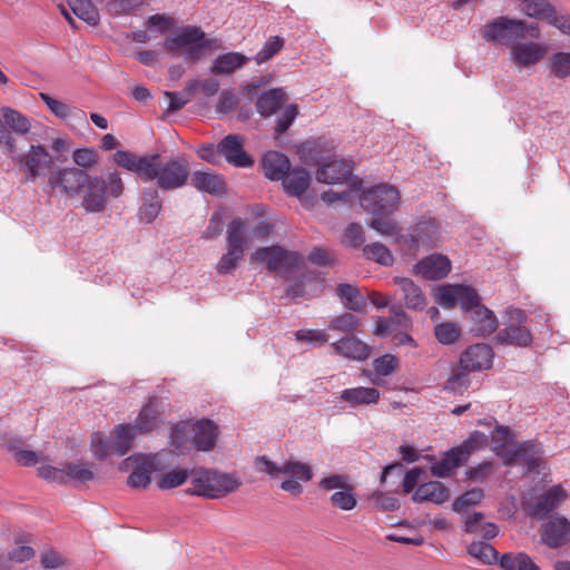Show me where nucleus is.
Wrapping results in <instances>:
<instances>
[{
	"instance_id": "obj_62",
	"label": "nucleus",
	"mask_w": 570,
	"mask_h": 570,
	"mask_svg": "<svg viewBox=\"0 0 570 570\" xmlns=\"http://www.w3.org/2000/svg\"><path fill=\"white\" fill-rule=\"evenodd\" d=\"M238 102V97L233 90H223L216 105V111L223 115L229 114L236 109Z\"/></svg>"
},
{
	"instance_id": "obj_63",
	"label": "nucleus",
	"mask_w": 570,
	"mask_h": 570,
	"mask_svg": "<svg viewBox=\"0 0 570 570\" xmlns=\"http://www.w3.org/2000/svg\"><path fill=\"white\" fill-rule=\"evenodd\" d=\"M399 366V360L392 354H385L373 362L374 371L382 376L392 374Z\"/></svg>"
},
{
	"instance_id": "obj_64",
	"label": "nucleus",
	"mask_w": 570,
	"mask_h": 570,
	"mask_svg": "<svg viewBox=\"0 0 570 570\" xmlns=\"http://www.w3.org/2000/svg\"><path fill=\"white\" fill-rule=\"evenodd\" d=\"M97 157V153L91 148H79L72 153L73 163L83 169L95 166Z\"/></svg>"
},
{
	"instance_id": "obj_43",
	"label": "nucleus",
	"mask_w": 570,
	"mask_h": 570,
	"mask_svg": "<svg viewBox=\"0 0 570 570\" xmlns=\"http://www.w3.org/2000/svg\"><path fill=\"white\" fill-rule=\"evenodd\" d=\"M63 472L66 473V483L68 481L85 483L95 478L91 463L69 462L63 465Z\"/></svg>"
},
{
	"instance_id": "obj_37",
	"label": "nucleus",
	"mask_w": 570,
	"mask_h": 570,
	"mask_svg": "<svg viewBox=\"0 0 570 570\" xmlns=\"http://www.w3.org/2000/svg\"><path fill=\"white\" fill-rule=\"evenodd\" d=\"M502 570H540L531 557L524 552H507L500 556Z\"/></svg>"
},
{
	"instance_id": "obj_60",
	"label": "nucleus",
	"mask_w": 570,
	"mask_h": 570,
	"mask_svg": "<svg viewBox=\"0 0 570 570\" xmlns=\"http://www.w3.org/2000/svg\"><path fill=\"white\" fill-rule=\"evenodd\" d=\"M298 115V107L295 104L287 105L276 120L275 131L284 134L294 122Z\"/></svg>"
},
{
	"instance_id": "obj_50",
	"label": "nucleus",
	"mask_w": 570,
	"mask_h": 570,
	"mask_svg": "<svg viewBox=\"0 0 570 570\" xmlns=\"http://www.w3.org/2000/svg\"><path fill=\"white\" fill-rule=\"evenodd\" d=\"M330 501L333 507L341 509L343 511H351L357 504L356 497L348 484L341 489L340 491L334 492L330 497Z\"/></svg>"
},
{
	"instance_id": "obj_19",
	"label": "nucleus",
	"mask_w": 570,
	"mask_h": 570,
	"mask_svg": "<svg viewBox=\"0 0 570 570\" xmlns=\"http://www.w3.org/2000/svg\"><path fill=\"white\" fill-rule=\"evenodd\" d=\"M218 154L235 167H250L254 160L244 150L243 139L238 135L226 136L217 146Z\"/></svg>"
},
{
	"instance_id": "obj_46",
	"label": "nucleus",
	"mask_w": 570,
	"mask_h": 570,
	"mask_svg": "<svg viewBox=\"0 0 570 570\" xmlns=\"http://www.w3.org/2000/svg\"><path fill=\"white\" fill-rule=\"evenodd\" d=\"M468 553L484 564L499 563L500 559L498 551L491 544L482 541L472 542L468 547Z\"/></svg>"
},
{
	"instance_id": "obj_20",
	"label": "nucleus",
	"mask_w": 570,
	"mask_h": 570,
	"mask_svg": "<svg viewBox=\"0 0 570 570\" xmlns=\"http://www.w3.org/2000/svg\"><path fill=\"white\" fill-rule=\"evenodd\" d=\"M353 166L344 159H334L318 167L316 179L323 184H341L350 179Z\"/></svg>"
},
{
	"instance_id": "obj_52",
	"label": "nucleus",
	"mask_w": 570,
	"mask_h": 570,
	"mask_svg": "<svg viewBox=\"0 0 570 570\" xmlns=\"http://www.w3.org/2000/svg\"><path fill=\"white\" fill-rule=\"evenodd\" d=\"M511 440L512 432L508 426L499 425L492 433L491 441L493 443V451L504 460L509 455L505 450Z\"/></svg>"
},
{
	"instance_id": "obj_7",
	"label": "nucleus",
	"mask_w": 570,
	"mask_h": 570,
	"mask_svg": "<svg viewBox=\"0 0 570 570\" xmlns=\"http://www.w3.org/2000/svg\"><path fill=\"white\" fill-rule=\"evenodd\" d=\"M360 204L372 215H390L399 207L400 193L393 186L377 185L362 193Z\"/></svg>"
},
{
	"instance_id": "obj_51",
	"label": "nucleus",
	"mask_w": 570,
	"mask_h": 570,
	"mask_svg": "<svg viewBox=\"0 0 570 570\" xmlns=\"http://www.w3.org/2000/svg\"><path fill=\"white\" fill-rule=\"evenodd\" d=\"M188 478H191V472L186 469L171 470L163 474L157 485L163 490L174 489L184 484Z\"/></svg>"
},
{
	"instance_id": "obj_34",
	"label": "nucleus",
	"mask_w": 570,
	"mask_h": 570,
	"mask_svg": "<svg viewBox=\"0 0 570 570\" xmlns=\"http://www.w3.org/2000/svg\"><path fill=\"white\" fill-rule=\"evenodd\" d=\"M281 180L285 191L291 196H301L311 184L309 174L304 168L288 170Z\"/></svg>"
},
{
	"instance_id": "obj_26",
	"label": "nucleus",
	"mask_w": 570,
	"mask_h": 570,
	"mask_svg": "<svg viewBox=\"0 0 570 570\" xmlns=\"http://www.w3.org/2000/svg\"><path fill=\"white\" fill-rule=\"evenodd\" d=\"M288 97L284 89L274 88L264 91L256 101V109L263 117H271L287 101Z\"/></svg>"
},
{
	"instance_id": "obj_57",
	"label": "nucleus",
	"mask_w": 570,
	"mask_h": 570,
	"mask_svg": "<svg viewBox=\"0 0 570 570\" xmlns=\"http://www.w3.org/2000/svg\"><path fill=\"white\" fill-rule=\"evenodd\" d=\"M91 451L96 459L104 460L110 454H115L112 442L108 441L102 433H94L91 436Z\"/></svg>"
},
{
	"instance_id": "obj_9",
	"label": "nucleus",
	"mask_w": 570,
	"mask_h": 570,
	"mask_svg": "<svg viewBox=\"0 0 570 570\" xmlns=\"http://www.w3.org/2000/svg\"><path fill=\"white\" fill-rule=\"evenodd\" d=\"M510 323L498 332L495 341L499 344L515 345L527 347L532 343V334L529 328L524 326L528 321V315L520 308L510 307L508 309Z\"/></svg>"
},
{
	"instance_id": "obj_10",
	"label": "nucleus",
	"mask_w": 570,
	"mask_h": 570,
	"mask_svg": "<svg viewBox=\"0 0 570 570\" xmlns=\"http://www.w3.org/2000/svg\"><path fill=\"white\" fill-rule=\"evenodd\" d=\"M23 173L26 181H35L42 176L52 164V157L42 145H31L29 150L12 157Z\"/></svg>"
},
{
	"instance_id": "obj_39",
	"label": "nucleus",
	"mask_w": 570,
	"mask_h": 570,
	"mask_svg": "<svg viewBox=\"0 0 570 570\" xmlns=\"http://www.w3.org/2000/svg\"><path fill=\"white\" fill-rule=\"evenodd\" d=\"M522 11L530 18L546 20L549 24L557 14L556 8L547 0H529Z\"/></svg>"
},
{
	"instance_id": "obj_36",
	"label": "nucleus",
	"mask_w": 570,
	"mask_h": 570,
	"mask_svg": "<svg viewBox=\"0 0 570 570\" xmlns=\"http://www.w3.org/2000/svg\"><path fill=\"white\" fill-rule=\"evenodd\" d=\"M137 432L130 424H119L111 432L112 450L116 455H125L132 445Z\"/></svg>"
},
{
	"instance_id": "obj_24",
	"label": "nucleus",
	"mask_w": 570,
	"mask_h": 570,
	"mask_svg": "<svg viewBox=\"0 0 570 570\" xmlns=\"http://www.w3.org/2000/svg\"><path fill=\"white\" fill-rule=\"evenodd\" d=\"M264 175L271 180H281L291 168L287 156L279 151H267L262 158Z\"/></svg>"
},
{
	"instance_id": "obj_27",
	"label": "nucleus",
	"mask_w": 570,
	"mask_h": 570,
	"mask_svg": "<svg viewBox=\"0 0 570 570\" xmlns=\"http://www.w3.org/2000/svg\"><path fill=\"white\" fill-rule=\"evenodd\" d=\"M449 497V489L444 484L439 481H430L419 485L412 499L415 502L429 501L435 504H442L448 501Z\"/></svg>"
},
{
	"instance_id": "obj_31",
	"label": "nucleus",
	"mask_w": 570,
	"mask_h": 570,
	"mask_svg": "<svg viewBox=\"0 0 570 570\" xmlns=\"http://www.w3.org/2000/svg\"><path fill=\"white\" fill-rule=\"evenodd\" d=\"M163 208L159 193L156 188H147L142 191L141 205L139 207L138 216L140 222L150 224L159 215Z\"/></svg>"
},
{
	"instance_id": "obj_38",
	"label": "nucleus",
	"mask_w": 570,
	"mask_h": 570,
	"mask_svg": "<svg viewBox=\"0 0 570 570\" xmlns=\"http://www.w3.org/2000/svg\"><path fill=\"white\" fill-rule=\"evenodd\" d=\"M463 463V460H461L458 452L452 448L444 453L441 460L432 464L431 473L436 478H446Z\"/></svg>"
},
{
	"instance_id": "obj_59",
	"label": "nucleus",
	"mask_w": 570,
	"mask_h": 570,
	"mask_svg": "<svg viewBox=\"0 0 570 570\" xmlns=\"http://www.w3.org/2000/svg\"><path fill=\"white\" fill-rule=\"evenodd\" d=\"M187 90L193 95L200 90L206 97H213L219 90V82L214 78H207L202 81L191 79L187 82Z\"/></svg>"
},
{
	"instance_id": "obj_40",
	"label": "nucleus",
	"mask_w": 570,
	"mask_h": 570,
	"mask_svg": "<svg viewBox=\"0 0 570 570\" xmlns=\"http://www.w3.org/2000/svg\"><path fill=\"white\" fill-rule=\"evenodd\" d=\"M487 444L488 436L483 432L473 431L459 446H455L454 450L465 463L472 453L484 449Z\"/></svg>"
},
{
	"instance_id": "obj_1",
	"label": "nucleus",
	"mask_w": 570,
	"mask_h": 570,
	"mask_svg": "<svg viewBox=\"0 0 570 570\" xmlns=\"http://www.w3.org/2000/svg\"><path fill=\"white\" fill-rule=\"evenodd\" d=\"M124 181L118 171H109L105 175H88L80 194L81 207L88 214H97L106 210L109 197L119 198L124 194Z\"/></svg>"
},
{
	"instance_id": "obj_22",
	"label": "nucleus",
	"mask_w": 570,
	"mask_h": 570,
	"mask_svg": "<svg viewBox=\"0 0 570 570\" xmlns=\"http://www.w3.org/2000/svg\"><path fill=\"white\" fill-rule=\"evenodd\" d=\"M335 352L345 358L364 361L370 357L372 348L368 344L355 337L345 336L332 344Z\"/></svg>"
},
{
	"instance_id": "obj_42",
	"label": "nucleus",
	"mask_w": 570,
	"mask_h": 570,
	"mask_svg": "<svg viewBox=\"0 0 570 570\" xmlns=\"http://www.w3.org/2000/svg\"><path fill=\"white\" fill-rule=\"evenodd\" d=\"M72 12L90 26L99 23V12L91 0H68Z\"/></svg>"
},
{
	"instance_id": "obj_14",
	"label": "nucleus",
	"mask_w": 570,
	"mask_h": 570,
	"mask_svg": "<svg viewBox=\"0 0 570 570\" xmlns=\"http://www.w3.org/2000/svg\"><path fill=\"white\" fill-rule=\"evenodd\" d=\"M567 498L561 485H553L541 495L524 501L525 511L535 519H544Z\"/></svg>"
},
{
	"instance_id": "obj_18",
	"label": "nucleus",
	"mask_w": 570,
	"mask_h": 570,
	"mask_svg": "<svg viewBox=\"0 0 570 570\" xmlns=\"http://www.w3.org/2000/svg\"><path fill=\"white\" fill-rule=\"evenodd\" d=\"M541 541L550 549H558L570 541V521L564 517L549 520L541 530Z\"/></svg>"
},
{
	"instance_id": "obj_47",
	"label": "nucleus",
	"mask_w": 570,
	"mask_h": 570,
	"mask_svg": "<svg viewBox=\"0 0 570 570\" xmlns=\"http://www.w3.org/2000/svg\"><path fill=\"white\" fill-rule=\"evenodd\" d=\"M158 426V413L151 404L145 405L139 415L137 416L135 424L136 432L148 433Z\"/></svg>"
},
{
	"instance_id": "obj_3",
	"label": "nucleus",
	"mask_w": 570,
	"mask_h": 570,
	"mask_svg": "<svg viewBox=\"0 0 570 570\" xmlns=\"http://www.w3.org/2000/svg\"><path fill=\"white\" fill-rule=\"evenodd\" d=\"M218 428L210 420L194 423L183 422L171 431V442L178 449L194 446L198 451H210L217 441Z\"/></svg>"
},
{
	"instance_id": "obj_30",
	"label": "nucleus",
	"mask_w": 570,
	"mask_h": 570,
	"mask_svg": "<svg viewBox=\"0 0 570 570\" xmlns=\"http://www.w3.org/2000/svg\"><path fill=\"white\" fill-rule=\"evenodd\" d=\"M191 185L199 191L219 195L225 191L226 185L222 176L210 171H194Z\"/></svg>"
},
{
	"instance_id": "obj_44",
	"label": "nucleus",
	"mask_w": 570,
	"mask_h": 570,
	"mask_svg": "<svg viewBox=\"0 0 570 570\" xmlns=\"http://www.w3.org/2000/svg\"><path fill=\"white\" fill-rule=\"evenodd\" d=\"M1 115L4 119L6 125H8L14 132L20 135L29 132L31 128V121L27 116H24L20 111L12 109L10 107H2Z\"/></svg>"
},
{
	"instance_id": "obj_32",
	"label": "nucleus",
	"mask_w": 570,
	"mask_h": 570,
	"mask_svg": "<svg viewBox=\"0 0 570 570\" xmlns=\"http://www.w3.org/2000/svg\"><path fill=\"white\" fill-rule=\"evenodd\" d=\"M393 282L402 291L407 308L422 309L426 305L422 291L412 279L406 277H394Z\"/></svg>"
},
{
	"instance_id": "obj_55",
	"label": "nucleus",
	"mask_w": 570,
	"mask_h": 570,
	"mask_svg": "<svg viewBox=\"0 0 570 570\" xmlns=\"http://www.w3.org/2000/svg\"><path fill=\"white\" fill-rule=\"evenodd\" d=\"M436 340L444 345L453 344L460 336V328L455 323L445 322L435 326Z\"/></svg>"
},
{
	"instance_id": "obj_41",
	"label": "nucleus",
	"mask_w": 570,
	"mask_h": 570,
	"mask_svg": "<svg viewBox=\"0 0 570 570\" xmlns=\"http://www.w3.org/2000/svg\"><path fill=\"white\" fill-rule=\"evenodd\" d=\"M337 295L344 306L351 311L360 312L365 307L364 297L357 287L351 284H340L337 286Z\"/></svg>"
},
{
	"instance_id": "obj_16",
	"label": "nucleus",
	"mask_w": 570,
	"mask_h": 570,
	"mask_svg": "<svg viewBox=\"0 0 570 570\" xmlns=\"http://www.w3.org/2000/svg\"><path fill=\"white\" fill-rule=\"evenodd\" d=\"M494 353L488 344L480 343L469 346L460 356V366L463 371L475 372L492 366Z\"/></svg>"
},
{
	"instance_id": "obj_5",
	"label": "nucleus",
	"mask_w": 570,
	"mask_h": 570,
	"mask_svg": "<svg viewBox=\"0 0 570 570\" xmlns=\"http://www.w3.org/2000/svg\"><path fill=\"white\" fill-rule=\"evenodd\" d=\"M190 166L185 156H177L160 163V159L151 166V174L148 181L156 180L163 190H174L183 187L189 177Z\"/></svg>"
},
{
	"instance_id": "obj_17",
	"label": "nucleus",
	"mask_w": 570,
	"mask_h": 570,
	"mask_svg": "<svg viewBox=\"0 0 570 570\" xmlns=\"http://www.w3.org/2000/svg\"><path fill=\"white\" fill-rule=\"evenodd\" d=\"M547 53V46L534 41H517L510 47L511 61L522 68L541 61Z\"/></svg>"
},
{
	"instance_id": "obj_28",
	"label": "nucleus",
	"mask_w": 570,
	"mask_h": 570,
	"mask_svg": "<svg viewBox=\"0 0 570 570\" xmlns=\"http://www.w3.org/2000/svg\"><path fill=\"white\" fill-rule=\"evenodd\" d=\"M381 394L377 389L364 386L345 389L340 394V399L352 407L376 404Z\"/></svg>"
},
{
	"instance_id": "obj_11",
	"label": "nucleus",
	"mask_w": 570,
	"mask_h": 570,
	"mask_svg": "<svg viewBox=\"0 0 570 570\" xmlns=\"http://www.w3.org/2000/svg\"><path fill=\"white\" fill-rule=\"evenodd\" d=\"M119 470L128 472L127 484L134 489H146L151 483V473L156 471L153 456L146 454H132L126 458L119 465Z\"/></svg>"
},
{
	"instance_id": "obj_29",
	"label": "nucleus",
	"mask_w": 570,
	"mask_h": 570,
	"mask_svg": "<svg viewBox=\"0 0 570 570\" xmlns=\"http://www.w3.org/2000/svg\"><path fill=\"white\" fill-rule=\"evenodd\" d=\"M471 331L479 336H488L498 327L497 316L485 306H476L471 313Z\"/></svg>"
},
{
	"instance_id": "obj_45",
	"label": "nucleus",
	"mask_w": 570,
	"mask_h": 570,
	"mask_svg": "<svg viewBox=\"0 0 570 570\" xmlns=\"http://www.w3.org/2000/svg\"><path fill=\"white\" fill-rule=\"evenodd\" d=\"M363 254L367 259H371L382 266H392L394 263L392 252L379 242L364 246Z\"/></svg>"
},
{
	"instance_id": "obj_4",
	"label": "nucleus",
	"mask_w": 570,
	"mask_h": 570,
	"mask_svg": "<svg viewBox=\"0 0 570 570\" xmlns=\"http://www.w3.org/2000/svg\"><path fill=\"white\" fill-rule=\"evenodd\" d=\"M215 43V40L205 38V32L200 28L187 27L180 32L166 38L164 48L173 55L183 51L185 60L195 62L202 59L205 50L212 48Z\"/></svg>"
},
{
	"instance_id": "obj_53",
	"label": "nucleus",
	"mask_w": 570,
	"mask_h": 570,
	"mask_svg": "<svg viewBox=\"0 0 570 570\" xmlns=\"http://www.w3.org/2000/svg\"><path fill=\"white\" fill-rule=\"evenodd\" d=\"M483 497H484V493H483L482 489H480V488L471 489L454 500V502L452 504L453 510L459 513L464 512L470 507H473V505L480 503L481 500L483 499Z\"/></svg>"
},
{
	"instance_id": "obj_56",
	"label": "nucleus",
	"mask_w": 570,
	"mask_h": 570,
	"mask_svg": "<svg viewBox=\"0 0 570 570\" xmlns=\"http://www.w3.org/2000/svg\"><path fill=\"white\" fill-rule=\"evenodd\" d=\"M284 46V40L278 37L274 36L269 38L263 48L256 53L255 61L261 65L268 60H271Z\"/></svg>"
},
{
	"instance_id": "obj_12",
	"label": "nucleus",
	"mask_w": 570,
	"mask_h": 570,
	"mask_svg": "<svg viewBox=\"0 0 570 570\" xmlns=\"http://www.w3.org/2000/svg\"><path fill=\"white\" fill-rule=\"evenodd\" d=\"M436 303L446 308H452L459 303L462 309L470 313H472L476 306L482 305L476 291L471 286L461 284H449L439 287Z\"/></svg>"
},
{
	"instance_id": "obj_21",
	"label": "nucleus",
	"mask_w": 570,
	"mask_h": 570,
	"mask_svg": "<svg viewBox=\"0 0 570 570\" xmlns=\"http://www.w3.org/2000/svg\"><path fill=\"white\" fill-rule=\"evenodd\" d=\"M451 271L450 259L441 254H433L421 259L415 265L416 274L426 279H441Z\"/></svg>"
},
{
	"instance_id": "obj_25",
	"label": "nucleus",
	"mask_w": 570,
	"mask_h": 570,
	"mask_svg": "<svg viewBox=\"0 0 570 570\" xmlns=\"http://www.w3.org/2000/svg\"><path fill=\"white\" fill-rule=\"evenodd\" d=\"M541 460V450L534 442L528 441L519 444L509 455L504 463L512 464L522 462L528 465L529 470L539 466Z\"/></svg>"
},
{
	"instance_id": "obj_61",
	"label": "nucleus",
	"mask_w": 570,
	"mask_h": 570,
	"mask_svg": "<svg viewBox=\"0 0 570 570\" xmlns=\"http://www.w3.org/2000/svg\"><path fill=\"white\" fill-rule=\"evenodd\" d=\"M8 450L13 452L17 463L20 465L31 466L36 465L39 461V455L37 452L19 449L14 442L8 444Z\"/></svg>"
},
{
	"instance_id": "obj_23",
	"label": "nucleus",
	"mask_w": 570,
	"mask_h": 570,
	"mask_svg": "<svg viewBox=\"0 0 570 570\" xmlns=\"http://www.w3.org/2000/svg\"><path fill=\"white\" fill-rule=\"evenodd\" d=\"M249 58L240 52H227L217 56L210 67V72L215 76H230L242 69Z\"/></svg>"
},
{
	"instance_id": "obj_6",
	"label": "nucleus",
	"mask_w": 570,
	"mask_h": 570,
	"mask_svg": "<svg viewBox=\"0 0 570 570\" xmlns=\"http://www.w3.org/2000/svg\"><path fill=\"white\" fill-rule=\"evenodd\" d=\"M250 259L265 264L269 272L281 277L289 276L302 263V257L296 252L287 250L282 246L257 248Z\"/></svg>"
},
{
	"instance_id": "obj_54",
	"label": "nucleus",
	"mask_w": 570,
	"mask_h": 570,
	"mask_svg": "<svg viewBox=\"0 0 570 570\" xmlns=\"http://www.w3.org/2000/svg\"><path fill=\"white\" fill-rule=\"evenodd\" d=\"M551 73L563 79L570 77V52H557L550 57Z\"/></svg>"
},
{
	"instance_id": "obj_15",
	"label": "nucleus",
	"mask_w": 570,
	"mask_h": 570,
	"mask_svg": "<svg viewBox=\"0 0 570 570\" xmlns=\"http://www.w3.org/2000/svg\"><path fill=\"white\" fill-rule=\"evenodd\" d=\"M160 159L159 154L138 156L128 150H117L114 155V161L121 168L135 173L141 179L148 181L151 174V166Z\"/></svg>"
},
{
	"instance_id": "obj_58",
	"label": "nucleus",
	"mask_w": 570,
	"mask_h": 570,
	"mask_svg": "<svg viewBox=\"0 0 570 570\" xmlns=\"http://www.w3.org/2000/svg\"><path fill=\"white\" fill-rule=\"evenodd\" d=\"M282 473L289 474L302 481H309L313 476L311 466L298 461L285 462L282 465Z\"/></svg>"
},
{
	"instance_id": "obj_49",
	"label": "nucleus",
	"mask_w": 570,
	"mask_h": 570,
	"mask_svg": "<svg viewBox=\"0 0 570 570\" xmlns=\"http://www.w3.org/2000/svg\"><path fill=\"white\" fill-rule=\"evenodd\" d=\"M367 225L382 236H396L400 233L397 223L387 215H373Z\"/></svg>"
},
{
	"instance_id": "obj_2",
	"label": "nucleus",
	"mask_w": 570,
	"mask_h": 570,
	"mask_svg": "<svg viewBox=\"0 0 570 570\" xmlns=\"http://www.w3.org/2000/svg\"><path fill=\"white\" fill-rule=\"evenodd\" d=\"M191 487L188 493L207 499H219L236 491L242 481L235 473H224L216 470L191 471Z\"/></svg>"
},
{
	"instance_id": "obj_48",
	"label": "nucleus",
	"mask_w": 570,
	"mask_h": 570,
	"mask_svg": "<svg viewBox=\"0 0 570 570\" xmlns=\"http://www.w3.org/2000/svg\"><path fill=\"white\" fill-rule=\"evenodd\" d=\"M243 252L227 247L226 253L219 258V261L216 264V271L220 275H232L239 262L244 257Z\"/></svg>"
},
{
	"instance_id": "obj_13",
	"label": "nucleus",
	"mask_w": 570,
	"mask_h": 570,
	"mask_svg": "<svg viewBox=\"0 0 570 570\" xmlns=\"http://www.w3.org/2000/svg\"><path fill=\"white\" fill-rule=\"evenodd\" d=\"M88 179L85 170L76 167H66L50 174L48 184L52 189L60 188L66 195L72 197L80 190Z\"/></svg>"
},
{
	"instance_id": "obj_8",
	"label": "nucleus",
	"mask_w": 570,
	"mask_h": 570,
	"mask_svg": "<svg viewBox=\"0 0 570 570\" xmlns=\"http://www.w3.org/2000/svg\"><path fill=\"white\" fill-rule=\"evenodd\" d=\"M527 23L522 20L499 17L482 27V37L491 42H500L509 48L525 38Z\"/></svg>"
},
{
	"instance_id": "obj_35",
	"label": "nucleus",
	"mask_w": 570,
	"mask_h": 570,
	"mask_svg": "<svg viewBox=\"0 0 570 570\" xmlns=\"http://www.w3.org/2000/svg\"><path fill=\"white\" fill-rule=\"evenodd\" d=\"M252 239L248 226L240 218L233 219L227 226V247L245 253L247 242Z\"/></svg>"
},
{
	"instance_id": "obj_33",
	"label": "nucleus",
	"mask_w": 570,
	"mask_h": 570,
	"mask_svg": "<svg viewBox=\"0 0 570 570\" xmlns=\"http://www.w3.org/2000/svg\"><path fill=\"white\" fill-rule=\"evenodd\" d=\"M407 325L409 320L403 309L400 307H392L391 316L377 320L374 334L379 336H386L396 332L399 328H406Z\"/></svg>"
}]
</instances>
